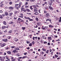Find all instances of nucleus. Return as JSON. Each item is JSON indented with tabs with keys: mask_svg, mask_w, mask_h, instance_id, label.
<instances>
[{
	"mask_svg": "<svg viewBox=\"0 0 61 61\" xmlns=\"http://www.w3.org/2000/svg\"><path fill=\"white\" fill-rule=\"evenodd\" d=\"M32 6L33 7H34L35 8L34 9V11L35 12H37L38 11V10L36 9L37 8H36V7H39V6H38V5H33Z\"/></svg>",
	"mask_w": 61,
	"mask_h": 61,
	"instance_id": "nucleus-1",
	"label": "nucleus"
},
{
	"mask_svg": "<svg viewBox=\"0 0 61 61\" xmlns=\"http://www.w3.org/2000/svg\"><path fill=\"white\" fill-rule=\"evenodd\" d=\"M18 4H16L15 5V8H16L17 10H18Z\"/></svg>",
	"mask_w": 61,
	"mask_h": 61,
	"instance_id": "nucleus-2",
	"label": "nucleus"
},
{
	"mask_svg": "<svg viewBox=\"0 0 61 61\" xmlns=\"http://www.w3.org/2000/svg\"><path fill=\"white\" fill-rule=\"evenodd\" d=\"M14 58L13 57H11L10 59L12 60V61H15L16 60L15 59H14Z\"/></svg>",
	"mask_w": 61,
	"mask_h": 61,
	"instance_id": "nucleus-3",
	"label": "nucleus"
},
{
	"mask_svg": "<svg viewBox=\"0 0 61 61\" xmlns=\"http://www.w3.org/2000/svg\"><path fill=\"white\" fill-rule=\"evenodd\" d=\"M5 45H6V44H5V43L1 45V47H4V46H5Z\"/></svg>",
	"mask_w": 61,
	"mask_h": 61,
	"instance_id": "nucleus-4",
	"label": "nucleus"
},
{
	"mask_svg": "<svg viewBox=\"0 0 61 61\" xmlns=\"http://www.w3.org/2000/svg\"><path fill=\"white\" fill-rule=\"evenodd\" d=\"M7 39H2V41L4 42H7Z\"/></svg>",
	"mask_w": 61,
	"mask_h": 61,
	"instance_id": "nucleus-5",
	"label": "nucleus"
},
{
	"mask_svg": "<svg viewBox=\"0 0 61 61\" xmlns=\"http://www.w3.org/2000/svg\"><path fill=\"white\" fill-rule=\"evenodd\" d=\"M49 7L50 9L51 10H53V8H52V7H51V6H49Z\"/></svg>",
	"mask_w": 61,
	"mask_h": 61,
	"instance_id": "nucleus-6",
	"label": "nucleus"
},
{
	"mask_svg": "<svg viewBox=\"0 0 61 61\" xmlns=\"http://www.w3.org/2000/svg\"><path fill=\"white\" fill-rule=\"evenodd\" d=\"M14 39L15 42H17V41L18 40L17 39L15 38Z\"/></svg>",
	"mask_w": 61,
	"mask_h": 61,
	"instance_id": "nucleus-7",
	"label": "nucleus"
},
{
	"mask_svg": "<svg viewBox=\"0 0 61 61\" xmlns=\"http://www.w3.org/2000/svg\"><path fill=\"white\" fill-rule=\"evenodd\" d=\"M5 57L6 58V59H8V60H9L10 61V59H9L8 58H9L8 56H6Z\"/></svg>",
	"mask_w": 61,
	"mask_h": 61,
	"instance_id": "nucleus-8",
	"label": "nucleus"
},
{
	"mask_svg": "<svg viewBox=\"0 0 61 61\" xmlns=\"http://www.w3.org/2000/svg\"><path fill=\"white\" fill-rule=\"evenodd\" d=\"M7 53H8V54L9 55H11V52L10 51H8L7 52Z\"/></svg>",
	"mask_w": 61,
	"mask_h": 61,
	"instance_id": "nucleus-9",
	"label": "nucleus"
},
{
	"mask_svg": "<svg viewBox=\"0 0 61 61\" xmlns=\"http://www.w3.org/2000/svg\"><path fill=\"white\" fill-rule=\"evenodd\" d=\"M3 24L4 25H6V23L5 21H3Z\"/></svg>",
	"mask_w": 61,
	"mask_h": 61,
	"instance_id": "nucleus-10",
	"label": "nucleus"
},
{
	"mask_svg": "<svg viewBox=\"0 0 61 61\" xmlns=\"http://www.w3.org/2000/svg\"><path fill=\"white\" fill-rule=\"evenodd\" d=\"M49 16V14L47 13L46 14V17H48Z\"/></svg>",
	"mask_w": 61,
	"mask_h": 61,
	"instance_id": "nucleus-11",
	"label": "nucleus"
},
{
	"mask_svg": "<svg viewBox=\"0 0 61 61\" xmlns=\"http://www.w3.org/2000/svg\"><path fill=\"white\" fill-rule=\"evenodd\" d=\"M49 27L52 28L54 27V26L52 25H49Z\"/></svg>",
	"mask_w": 61,
	"mask_h": 61,
	"instance_id": "nucleus-12",
	"label": "nucleus"
},
{
	"mask_svg": "<svg viewBox=\"0 0 61 61\" xmlns=\"http://www.w3.org/2000/svg\"><path fill=\"white\" fill-rule=\"evenodd\" d=\"M8 14V12H6L5 13V15H7Z\"/></svg>",
	"mask_w": 61,
	"mask_h": 61,
	"instance_id": "nucleus-13",
	"label": "nucleus"
},
{
	"mask_svg": "<svg viewBox=\"0 0 61 61\" xmlns=\"http://www.w3.org/2000/svg\"><path fill=\"white\" fill-rule=\"evenodd\" d=\"M48 40H52V38H51V37H49L48 38Z\"/></svg>",
	"mask_w": 61,
	"mask_h": 61,
	"instance_id": "nucleus-14",
	"label": "nucleus"
},
{
	"mask_svg": "<svg viewBox=\"0 0 61 61\" xmlns=\"http://www.w3.org/2000/svg\"><path fill=\"white\" fill-rule=\"evenodd\" d=\"M15 49L17 50H19V48H18L15 47Z\"/></svg>",
	"mask_w": 61,
	"mask_h": 61,
	"instance_id": "nucleus-15",
	"label": "nucleus"
},
{
	"mask_svg": "<svg viewBox=\"0 0 61 61\" xmlns=\"http://www.w3.org/2000/svg\"><path fill=\"white\" fill-rule=\"evenodd\" d=\"M9 15L10 16H11V15H13V13H11L9 14Z\"/></svg>",
	"mask_w": 61,
	"mask_h": 61,
	"instance_id": "nucleus-16",
	"label": "nucleus"
},
{
	"mask_svg": "<svg viewBox=\"0 0 61 61\" xmlns=\"http://www.w3.org/2000/svg\"><path fill=\"white\" fill-rule=\"evenodd\" d=\"M48 3L49 4V5H50L51 6L52 5V3H51L50 1Z\"/></svg>",
	"mask_w": 61,
	"mask_h": 61,
	"instance_id": "nucleus-17",
	"label": "nucleus"
},
{
	"mask_svg": "<svg viewBox=\"0 0 61 61\" xmlns=\"http://www.w3.org/2000/svg\"><path fill=\"white\" fill-rule=\"evenodd\" d=\"M22 30H25V29L26 28L25 27H22Z\"/></svg>",
	"mask_w": 61,
	"mask_h": 61,
	"instance_id": "nucleus-18",
	"label": "nucleus"
},
{
	"mask_svg": "<svg viewBox=\"0 0 61 61\" xmlns=\"http://www.w3.org/2000/svg\"><path fill=\"white\" fill-rule=\"evenodd\" d=\"M5 27H6V26H4L1 27V28L2 29H5Z\"/></svg>",
	"mask_w": 61,
	"mask_h": 61,
	"instance_id": "nucleus-19",
	"label": "nucleus"
},
{
	"mask_svg": "<svg viewBox=\"0 0 61 61\" xmlns=\"http://www.w3.org/2000/svg\"><path fill=\"white\" fill-rule=\"evenodd\" d=\"M24 17H25V19H30V18H29V17L27 18V17H26V16H25Z\"/></svg>",
	"mask_w": 61,
	"mask_h": 61,
	"instance_id": "nucleus-20",
	"label": "nucleus"
},
{
	"mask_svg": "<svg viewBox=\"0 0 61 61\" xmlns=\"http://www.w3.org/2000/svg\"><path fill=\"white\" fill-rule=\"evenodd\" d=\"M9 8L10 9H13V8L12 7H10Z\"/></svg>",
	"mask_w": 61,
	"mask_h": 61,
	"instance_id": "nucleus-21",
	"label": "nucleus"
},
{
	"mask_svg": "<svg viewBox=\"0 0 61 61\" xmlns=\"http://www.w3.org/2000/svg\"><path fill=\"white\" fill-rule=\"evenodd\" d=\"M40 23L39 22H38L37 23V25L38 26H39V25H40Z\"/></svg>",
	"mask_w": 61,
	"mask_h": 61,
	"instance_id": "nucleus-22",
	"label": "nucleus"
},
{
	"mask_svg": "<svg viewBox=\"0 0 61 61\" xmlns=\"http://www.w3.org/2000/svg\"><path fill=\"white\" fill-rule=\"evenodd\" d=\"M29 19V21H33V19H30H30Z\"/></svg>",
	"mask_w": 61,
	"mask_h": 61,
	"instance_id": "nucleus-23",
	"label": "nucleus"
},
{
	"mask_svg": "<svg viewBox=\"0 0 61 61\" xmlns=\"http://www.w3.org/2000/svg\"><path fill=\"white\" fill-rule=\"evenodd\" d=\"M25 11V9L24 8H22L21 9V11Z\"/></svg>",
	"mask_w": 61,
	"mask_h": 61,
	"instance_id": "nucleus-24",
	"label": "nucleus"
},
{
	"mask_svg": "<svg viewBox=\"0 0 61 61\" xmlns=\"http://www.w3.org/2000/svg\"><path fill=\"white\" fill-rule=\"evenodd\" d=\"M36 19L37 21H38L39 20H38V18L37 17L36 18Z\"/></svg>",
	"mask_w": 61,
	"mask_h": 61,
	"instance_id": "nucleus-25",
	"label": "nucleus"
},
{
	"mask_svg": "<svg viewBox=\"0 0 61 61\" xmlns=\"http://www.w3.org/2000/svg\"><path fill=\"white\" fill-rule=\"evenodd\" d=\"M45 29H48V26H45Z\"/></svg>",
	"mask_w": 61,
	"mask_h": 61,
	"instance_id": "nucleus-26",
	"label": "nucleus"
},
{
	"mask_svg": "<svg viewBox=\"0 0 61 61\" xmlns=\"http://www.w3.org/2000/svg\"><path fill=\"white\" fill-rule=\"evenodd\" d=\"M33 45V44L32 43H30L29 44V46H32V45Z\"/></svg>",
	"mask_w": 61,
	"mask_h": 61,
	"instance_id": "nucleus-27",
	"label": "nucleus"
},
{
	"mask_svg": "<svg viewBox=\"0 0 61 61\" xmlns=\"http://www.w3.org/2000/svg\"><path fill=\"white\" fill-rule=\"evenodd\" d=\"M26 10L27 11V12H30V10L28 9H26Z\"/></svg>",
	"mask_w": 61,
	"mask_h": 61,
	"instance_id": "nucleus-28",
	"label": "nucleus"
},
{
	"mask_svg": "<svg viewBox=\"0 0 61 61\" xmlns=\"http://www.w3.org/2000/svg\"><path fill=\"white\" fill-rule=\"evenodd\" d=\"M10 48L8 47H6L5 48V49L6 50H7V49H10Z\"/></svg>",
	"mask_w": 61,
	"mask_h": 61,
	"instance_id": "nucleus-29",
	"label": "nucleus"
},
{
	"mask_svg": "<svg viewBox=\"0 0 61 61\" xmlns=\"http://www.w3.org/2000/svg\"><path fill=\"white\" fill-rule=\"evenodd\" d=\"M7 38H8V39H10V38H11V36H8Z\"/></svg>",
	"mask_w": 61,
	"mask_h": 61,
	"instance_id": "nucleus-30",
	"label": "nucleus"
},
{
	"mask_svg": "<svg viewBox=\"0 0 61 61\" xmlns=\"http://www.w3.org/2000/svg\"><path fill=\"white\" fill-rule=\"evenodd\" d=\"M0 18L1 19H2V18H3L2 15H0Z\"/></svg>",
	"mask_w": 61,
	"mask_h": 61,
	"instance_id": "nucleus-31",
	"label": "nucleus"
},
{
	"mask_svg": "<svg viewBox=\"0 0 61 61\" xmlns=\"http://www.w3.org/2000/svg\"><path fill=\"white\" fill-rule=\"evenodd\" d=\"M55 57L56 58H57L58 57V56L56 55H55Z\"/></svg>",
	"mask_w": 61,
	"mask_h": 61,
	"instance_id": "nucleus-32",
	"label": "nucleus"
},
{
	"mask_svg": "<svg viewBox=\"0 0 61 61\" xmlns=\"http://www.w3.org/2000/svg\"><path fill=\"white\" fill-rule=\"evenodd\" d=\"M17 12V11L16 10L15 11L14 13L15 14H16V13Z\"/></svg>",
	"mask_w": 61,
	"mask_h": 61,
	"instance_id": "nucleus-33",
	"label": "nucleus"
},
{
	"mask_svg": "<svg viewBox=\"0 0 61 61\" xmlns=\"http://www.w3.org/2000/svg\"><path fill=\"white\" fill-rule=\"evenodd\" d=\"M17 56H20V54H17Z\"/></svg>",
	"mask_w": 61,
	"mask_h": 61,
	"instance_id": "nucleus-34",
	"label": "nucleus"
},
{
	"mask_svg": "<svg viewBox=\"0 0 61 61\" xmlns=\"http://www.w3.org/2000/svg\"><path fill=\"white\" fill-rule=\"evenodd\" d=\"M0 60L1 61H4V59H3V58L1 59Z\"/></svg>",
	"mask_w": 61,
	"mask_h": 61,
	"instance_id": "nucleus-35",
	"label": "nucleus"
},
{
	"mask_svg": "<svg viewBox=\"0 0 61 61\" xmlns=\"http://www.w3.org/2000/svg\"><path fill=\"white\" fill-rule=\"evenodd\" d=\"M26 43L27 44H29V43H30V41H27Z\"/></svg>",
	"mask_w": 61,
	"mask_h": 61,
	"instance_id": "nucleus-36",
	"label": "nucleus"
},
{
	"mask_svg": "<svg viewBox=\"0 0 61 61\" xmlns=\"http://www.w3.org/2000/svg\"><path fill=\"white\" fill-rule=\"evenodd\" d=\"M34 14H35V15H38V12H36L35 13H34Z\"/></svg>",
	"mask_w": 61,
	"mask_h": 61,
	"instance_id": "nucleus-37",
	"label": "nucleus"
},
{
	"mask_svg": "<svg viewBox=\"0 0 61 61\" xmlns=\"http://www.w3.org/2000/svg\"><path fill=\"white\" fill-rule=\"evenodd\" d=\"M30 2H34L35 0H30Z\"/></svg>",
	"mask_w": 61,
	"mask_h": 61,
	"instance_id": "nucleus-38",
	"label": "nucleus"
},
{
	"mask_svg": "<svg viewBox=\"0 0 61 61\" xmlns=\"http://www.w3.org/2000/svg\"><path fill=\"white\" fill-rule=\"evenodd\" d=\"M30 8L31 10L33 9V8H32V6H30Z\"/></svg>",
	"mask_w": 61,
	"mask_h": 61,
	"instance_id": "nucleus-39",
	"label": "nucleus"
},
{
	"mask_svg": "<svg viewBox=\"0 0 61 61\" xmlns=\"http://www.w3.org/2000/svg\"><path fill=\"white\" fill-rule=\"evenodd\" d=\"M18 21H20V20H21V19H20V18H19L18 19Z\"/></svg>",
	"mask_w": 61,
	"mask_h": 61,
	"instance_id": "nucleus-40",
	"label": "nucleus"
},
{
	"mask_svg": "<svg viewBox=\"0 0 61 61\" xmlns=\"http://www.w3.org/2000/svg\"><path fill=\"white\" fill-rule=\"evenodd\" d=\"M13 52H14V53H15L16 52V50H14L13 51Z\"/></svg>",
	"mask_w": 61,
	"mask_h": 61,
	"instance_id": "nucleus-41",
	"label": "nucleus"
},
{
	"mask_svg": "<svg viewBox=\"0 0 61 61\" xmlns=\"http://www.w3.org/2000/svg\"><path fill=\"white\" fill-rule=\"evenodd\" d=\"M15 46H11V48H15Z\"/></svg>",
	"mask_w": 61,
	"mask_h": 61,
	"instance_id": "nucleus-42",
	"label": "nucleus"
},
{
	"mask_svg": "<svg viewBox=\"0 0 61 61\" xmlns=\"http://www.w3.org/2000/svg\"><path fill=\"white\" fill-rule=\"evenodd\" d=\"M42 29H43V30H46V29L45 28V27H44V28L42 27Z\"/></svg>",
	"mask_w": 61,
	"mask_h": 61,
	"instance_id": "nucleus-43",
	"label": "nucleus"
},
{
	"mask_svg": "<svg viewBox=\"0 0 61 61\" xmlns=\"http://www.w3.org/2000/svg\"><path fill=\"white\" fill-rule=\"evenodd\" d=\"M12 32V30H10L9 31V33H11Z\"/></svg>",
	"mask_w": 61,
	"mask_h": 61,
	"instance_id": "nucleus-44",
	"label": "nucleus"
},
{
	"mask_svg": "<svg viewBox=\"0 0 61 61\" xmlns=\"http://www.w3.org/2000/svg\"><path fill=\"white\" fill-rule=\"evenodd\" d=\"M59 22H61V19H60L59 20Z\"/></svg>",
	"mask_w": 61,
	"mask_h": 61,
	"instance_id": "nucleus-45",
	"label": "nucleus"
},
{
	"mask_svg": "<svg viewBox=\"0 0 61 61\" xmlns=\"http://www.w3.org/2000/svg\"><path fill=\"white\" fill-rule=\"evenodd\" d=\"M46 53L47 54H48V50H47V51H46Z\"/></svg>",
	"mask_w": 61,
	"mask_h": 61,
	"instance_id": "nucleus-46",
	"label": "nucleus"
},
{
	"mask_svg": "<svg viewBox=\"0 0 61 61\" xmlns=\"http://www.w3.org/2000/svg\"><path fill=\"white\" fill-rule=\"evenodd\" d=\"M9 4L10 5H11V4H12V2H10L9 3Z\"/></svg>",
	"mask_w": 61,
	"mask_h": 61,
	"instance_id": "nucleus-47",
	"label": "nucleus"
},
{
	"mask_svg": "<svg viewBox=\"0 0 61 61\" xmlns=\"http://www.w3.org/2000/svg\"><path fill=\"white\" fill-rule=\"evenodd\" d=\"M42 50H43V51H46V50L45 49H42Z\"/></svg>",
	"mask_w": 61,
	"mask_h": 61,
	"instance_id": "nucleus-48",
	"label": "nucleus"
},
{
	"mask_svg": "<svg viewBox=\"0 0 61 61\" xmlns=\"http://www.w3.org/2000/svg\"><path fill=\"white\" fill-rule=\"evenodd\" d=\"M50 20L49 19H46V21H49Z\"/></svg>",
	"mask_w": 61,
	"mask_h": 61,
	"instance_id": "nucleus-49",
	"label": "nucleus"
},
{
	"mask_svg": "<svg viewBox=\"0 0 61 61\" xmlns=\"http://www.w3.org/2000/svg\"><path fill=\"white\" fill-rule=\"evenodd\" d=\"M44 44H47V42L46 41H45L43 42Z\"/></svg>",
	"mask_w": 61,
	"mask_h": 61,
	"instance_id": "nucleus-50",
	"label": "nucleus"
},
{
	"mask_svg": "<svg viewBox=\"0 0 61 61\" xmlns=\"http://www.w3.org/2000/svg\"><path fill=\"white\" fill-rule=\"evenodd\" d=\"M27 54V52L25 53H24V55H26Z\"/></svg>",
	"mask_w": 61,
	"mask_h": 61,
	"instance_id": "nucleus-51",
	"label": "nucleus"
},
{
	"mask_svg": "<svg viewBox=\"0 0 61 61\" xmlns=\"http://www.w3.org/2000/svg\"><path fill=\"white\" fill-rule=\"evenodd\" d=\"M25 57H26V56H24L22 57V59H23L24 58H25Z\"/></svg>",
	"mask_w": 61,
	"mask_h": 61,
	"instance_id": "nucleus-52",
	"label": "nucleus"
},
{
	"mask_svg": "<svg viewBox=\"0 0 61 61\" xmlns=\"http://www.w3.org/2000/svg\"><path fill=\"white\" fill-rule=\"evenodd\" d=\"M48 46H50V42L48 43Z\"/></svg>",
	"mask_w": 61,
	"mask_h": 61,
	"instance_id": "nucleus-53",
	"label": "nucleus"
},
{
	"mask_svg": "<svg viewBox=\"0 0 61 61\" xmlns=\"http://www.w3.org/2000/svg\"><path fill=\"white\" fill-rule=\"evenodd\" d=\"M28 5V2H26L25 3V5Z\"/></svg>",
	"mask_w": 61,
	"mask_h": 61,
	"instance_id": "nucleus-54",
	"label": "nucleus"
},
{
	"mask_svg": "<svg viewBox=\"0 0 61 61\" xmlns=\"http://www.w3.org/2000/svg\"><path fill=\"white\" fill-rule=\"evenodd\" d=\"M0 13H3V11H2L1 10H0Z\"/></svg>",
	"mask_w": 61,
	"mask_h": 61,
	"instance_id": "nucleus-55",
	"label": "nucleus"
},
{
	"mask_svg": "<svg viewBox=\"0 0 61 61\" xmlns=\"http://www.w3.org/2000/svg\"><path fill=\"white\" fill-rule=\"evenodd\" d=\"M3 5H4L3 4H2L0 6H1V7H2V6H3Z\"/></svg>",
	"mask_w": 61,
	"mask_h": 61,
	"instance_id": "nucleus-56",
	"label": "nucleus"
},
{
	"mask_svg": "<svg viewBox=\"0 0 61 61\" xmlns=\"http://www.w3.org/2000/svg\"><path fill=\"white\" fill-rule=\"evenodd\" d=\"M35 37H33V40H35Z\"/></svg>",
	"mask_w": 61,
	"mask_h": 61,
	"instance_id": "nucleus-57",
	"label": "nucleus"
},
{
	"mask_svg": "<svg viewBox=\"0 0 61 61\" xmlns=\"http://www.w3.org/2000/svg\"><path fill=\"white\" fill-rule=\"evenodd\" d=\"M27 7H28V6L26 5L25 6V8H27Z\"/></svg>",
	"mask_w": 61,
	"mask_h": 61,
	"instance_id": "nucleus-58",
	"label": "nucleus"
},
{
	"mask_svg": "<svg viewBox=\"0 0 61 61\" xmlns=\"http://www.w3.org/2000/svg\"><path fill=\"white\" fill-rule=\"evenodd\" d=\"M16 31H17V30H14V32H16Z\"/></svg>",
	"mask_w": 61,
	"mask_h": 61,
	"instance_id": "nucleus-59",
	"label": "nucleus"
},
{
	"mask_svg": "<svg viewBox=\"0 0 61 61\" xmlns=\"http://www.w3.org/2000/svg\"><path fill=\"white\" fill-rule=\"evenodd\" d=\"M56 20H58V18H57V17H56Z\"/></svg>",
	"mask_w": 61,
	"mask_h": 61,
	"instance_id": "nucleus-60",
	"label": "nucleus"
},
{
	"mask_svg": "<svg viewBox=\"0 0 61 61\" xmlns=\"http://www.w3.org/2000/svg\"><path fill=\"white\" fill-rule=\"evenodd\" d=\"M50 2H51V3L52 4V3H53V1H52V0H51L50 1Z\"/></svg>",
	"mask_w": 61,
	"mask_h": 61,
	"instance_id": "nucleus-61",
	"label": "nucleus"
},
{
	"mask_svg": "<svg viewBox=\"0 0 61 61\" xmlns=\"http://www.w3.org/2000/svg\"><path fill=\"white\" fill-rule=\"evenodd\" d=\"M4 56H5V55H6V53L5 52L4 54Z\"/></svg>",
	"mask_w": 61,
	"mask_h": 61,
	"instance_id": "nucleus-62",
	"label": "nucleus"
},
{
	"mask_svg": "<svg viewBox=\"0 0 61 61\" xmlns=\"http://www.w3.org/2000/svg\"><path fill=\"white\" fill-rule=\"evenodd\" d=\"M3 58H4V59H5V56H3Z\"/></svg>",
	"mask_w": 61,
	"mask_h": 61,
	"instance_id": "nucleus-63",
	"label": "nucleus"
},
{
	"mask_svg": "<svg viewBox=\"0 0 61 61\" xmlns=\"http://www.w3.org/2000/svg\"><path fill=\"white\" fill-rule=\"evenodd\" d=\"M27 49H30V47H28V48H26Z\"/></svg>",
	"mask_w": 61,
	"mask_h": 61,
	"instance_id": "nucleus-64",
	"label": "nucleus"
}]
</instances>
